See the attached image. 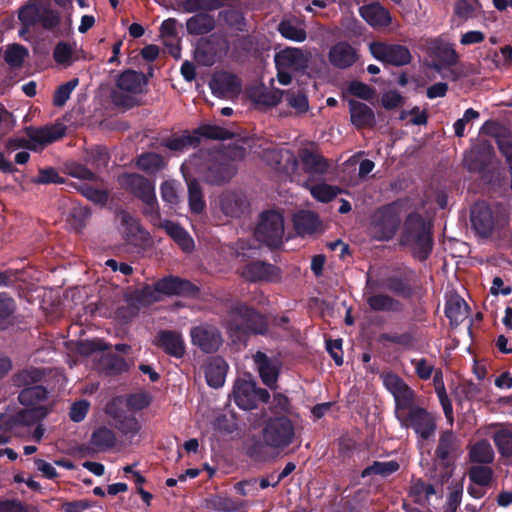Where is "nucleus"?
Returning a JSON list of instances; mask_svg holds the SVG:
<instances>
[{
	"mask_svg": "<svg viewBox=\"0 0 512 512\" xmlns=\"http://www.w3.org/2000/svg\"><path fill=\"white\" fill-rule=\"evenodd\" d=\"M226 327L233 342L244 345L251 336H267L270 331L268 316L244 302L231 307Z\"/></svg>",
	"mask_w": 512,
	"mask_h": 512,
	"instance_id": "1",
	"label": "nucleus"
},
{
	"mask_svg": "<svg viewBox=\"0 0 512 512\" xmlns=\"http://www.w3.org/2000/svg\"><path fill=\"white\" fill-rule=\"evenodd\" d=\"M400 244L409 247L419 261L427 260L434 246L433 223L418 212L409 213L404 221Z\"/></svg>",
	"mask_w": 512,
	"mask_h": 512,
	"instance_id": "2",
	"label": "nucleus"
},
{
	"mask_svg": "<svg viewBox=\"0 0 512 512\" xmlns=\"http://www.w3.org/2000/svg\"><path fill=\"white\" fill-rule=\"evenodd\" d=\"M47 415L48 409L45 406L0 413V445L8 443L11 436H30L31 428Z\"/></svg>",
	"mask_w": 512,
	"mask_h": 512,
	"instance_id": "3",
	"label": "nucleus"
},
{
	"mask_svg": "<svg viewBox=\"0 0 512 512\" xmlns=\"http://www.w3.org/2000/svg\"><path fill=\"white\" fill-rule=\"evenodd\" d=\"M246 149L240 145H234L229 149L228 156L217 152L211 156L205 166L204 177L211 185H222L229 182L237 172V168L230 159H242Z\"/></svg>",
	"mask_w": 512,
	"mask_h": 512,
	"instance_id": "4",
	"label": "nucleus"
},
{
	"mask_svg": "<svg viewBox=\"0 0 512 512\" xmlns=\"http://www.w3.org/2000/svg\"><path fill=\"white\" fill-rule=\"evenodd\" d=\"M261 435L270 448L283 450L293 443L295 426L288 416H273L265 421Z\"/></svg>",
	"mask_w": 512,
	"mask_h": 512,
	"instance_id": "5",
	"label": "nucleus"
},
{
	"mask_svg": "<svg viewBox=\"0 0 512 512\" xmlns=\"http://www.w3.org/2000/svg\"><path fill=\"white\" fill-rule=\"evenodd\" d=\"M415 272L408 270L404 275H390L383 280H373L370 276L367 277V288L370 290H379L384 288L391 292L393 295L403 299H411L417 295L418 289L416 285Z\"/></svg>",
	"mask_w": 512,
	"mask_h": 512,
	"instance_id": "6",
	"label": "nucleus"
},
{
	"mask_svg": "<svg viewBox=\"0 0 512 512\" xmlns=\"http://www.w3.org/2000/svg\"><path fill=\"white\" fill-rule=\"evenodd\" d=\"M284 218L281 213L270 210L260 215L255 229V237L270 248H278L283 244Z\"/></svg>",
	"mask_w": 512,
	"mask_h": 512,
	"instance_id": "7",
	"label": "nucleus"
},
{
	"mask_svg": "<svg viewBox=\"0 0 512 512\" xmlns=\"http://www.w3.org/2000/svg\"><path fill=\"white\" fill-rule=\"evenodd\" d=\"M401 217L396 202L386 204L375 212L372 227L378 241L391 240L399 229Z\"/></svg>",
	"mask_w": 512,
	"mask_h": 512,
	"instance_id": "8",
	"label": "nucleus"
},
{
	"mask_svg": "<svg viewBox=\"0 0 512 512\" xmlns=\"http://www.w3.org/2000/svg\"><path fill=\"white\" fill-rule=\"evenodd\" d=\"M270 397L269 391L258 387L253 380L238 379L233 387L234 402L243 410H253L259 403L267 404Z\"/></svg>",
	"mask_w": 512,
	"mask_h": 512,
	"instance_id": "9",
	"label": "nucleus"
},
{
	"mask_svg": "<svg viewBox=\"0 0 512 512\" xmlns=\"http://www.w3.org/2000/svg\"><path fill=\"white\" fill-rule=\"evenodd\" d=\"M369 51L376 60L396 67L408 65L413 59L408 47L401 44L373 41Z\"/></svg>",
	"mask_w": 512,
	"mask_h": 512,
	"instance_id": "10",
	"label": "nucleus"
},
{
	"mask_svg": "<svg viewBox=\"0 0 512 512\" xmlns=\"http://www.w3.org/2000/svg\"><path fill=\"white\" fill-rule=\"evenodd\" d=\"M407 409L408 413L405 416H398L402 426L412 428L420 438L428 440L435 433L437 427L433 414L425 408L413 404Z\"/></svg>",
	"mask_w": 512,
	"mask_h": 512,
	"instance_id": "11",
	"label": "nucleus"
},
{
	"mask_svg": "<svg viewBox=\"0 0 512 512\" xmlns=\"http://www.w3.org/2000/svg\"><path fill=\"white\" fill-rule=\"evenodd\" d=\"M425 47L428 55L437 60L432 64V68L439 73L443 68L453 67L459 62V54L453 44L441 37L427 39Z\"/></svg>",
	"mask_w": 512,
	"mask_h": 512,
	"instance_id": "12",
	"label": "nucleus"
},
{
	"mask_svg": "<svg viewBox=\"0 0 512 512\" xmlns=\"http://www.w3.org/2000/svg\"><path fill=\"white\" fill-rule=\"evenodd\" d=\"M240 276L250 283H272L281 279V269L271 263L252 260L239 268Z\"/></svg>",
	"mask_w": 512,
	"mask_h": 512,
	"instance_id": "13",
	"label": "nucleus"
},
{
	"mask_svg": "<svg viewBox=\"0 0 512 512\" xmlns=\"http://www.w3.org/2000/svg\"><path fill=\"white\" fill-rule=\"evenodd\" d=\"M383 385L393 395L396 409L406 410L414 404V391L396 373L386 372L381 375Z\"/></svg>",
	"mask_w": 512,
	"mask_h": 512,
	"instance_id": "14",
	"label": "nucleus"
},
{
	"mask_svg": "<svg viewBox=\"0 0 512 512\" xmlns=\"http://www.w3.org/2000/svg\"><path fill=\"white\" fill-rule=\"evenodd\" d=\"M118 182L122 189L140 201L151 199L155 193L154 182L139 173H122Z\"/></svg>",
	"mask_w": 512,
	"mask_h": 512,
	"instance_id": "15",
	"label": "nucleus"
},
{
	"mask_svg": "<svg viewBox=\"0 0 512 512\" xmlns=\"http://www.w3.org/2000/svg\"><path fill=\"white\" fill-rule=\"evenodd\" d=\"M156 290L166 296L187 298H197L200 294V288L196 284L173 275L159 279L156 282Z\"/></svg>",
	"mask_w": 512,
	"mask_h": 512,
	"instance_id": "16",
	"label": "nucleus"
},
{
	"mask_svg": "<svg viewBox=\"0 0 512 512\" xmlns=\"http://www.w3.org/2000/svg\"><path fill=\"white\" fill-rule=\"evenodd\" d=\"M66 126L62 123H55L50 125H45L41 127L29 126L25 128V133L27 137L31 140L33 144L39 149H43L45 146L52 144L61 138H63L66 134Z\"/></svg>",
	"mask_w": 512,
	"mask_h": 512,
	"instance_id": "17",
	"label": "nucleus"
},
{
	"mask_svg": "<svg viewBox=\"0 0 512 512\" xmlns=\"http://www.w3.org/2000/svg\"><path fill=\"white\" fill-rule=\"evenodd\" d=\"M190 335L192 343L205 353L216 352L223 342L219 329L213 325L194 327Z\"/></svg>",
	"mask_w": 512,
	"mask_h": 512,
	"instance_id": "18",
	"label": "nucleus"
},
{
	"mask_svg": "<svg viewBox=\"0 0 512 512\" xmlns=\"http://www.w3.org/2000/svg\"><path fill=\"white\" fill-rule=\"evenodd\" d=\"M472 228L482 238L491 236L494 230V216L490 206L484 202H476L470 211Z\"/></svg>",
	"mask_w": 512,
	"mask_h": 512,
	"instance_id": "19",
	"label": "nucleus"
},
{
	"mask_svg": "<svg viewBox=\"0 0 512 512\" xmlns=\"http://www.w3.org/2000/svg\"><path fill=\"white\" fill-rule=\"evenodd\" d=\"M253 360L263 384L271 390H275L278 387L277 381L280 374L278 360L270 358L262 351H257L253 355Z\"/></svg>",
	"mask_w": 512,
	"mask_h": 512,
	"instance_id": "20",
	"label": "nucleus"
},
{
	"mask_svg": "<svg viewBox=\"0 0 512 512\" xmlns=\"http://www.w3.org/2000/svg\"><path fill=\"white\" fill-rule=\"evenodd\" d=\"M493 155V146L487 142H483L465 153L464 163L469 171L481 173L489 167Z\"/></svg>",
	"mask_w": 512,
	"mask_h": 512,
	"instance_id": "21",
	"label": "nucleus"
},
{
	"mask_svg": "<svg viewBox=\"0 0 512 512\" xmlns=\"http://www.w3.org/2000/svg\"><path fill=\"white\" fill-rule=\"evenodd\" d=\"M376 291L365 287L366 303L372 311L399 313L403 310V303L399 299L387 293H376Z\"/></svg>",
	"mask_w": 512,
	"mask_h": 512,
	"instance_id": "22",
	"label": "nucleus"
},
{
	"mask_svg": "<svg viewBox=\"0 0 512 512\" xmlns=\"http://www.w3.org/2000/svg\"><path fill=\"white\" fill-rule=\"evenodd\" d=\"M460 447V441L452 430H445L440 434L435 456L441 464L448 468Z\"/></svg>",
	"mask_w": 512,
	"mask_h": 512,
	"instance_id": "23",
	"label": "nucleus"
},
{
	"mask_svg": "<svg viewBox=\"0 0 512 512\" xmlns=\"http://www.w3.org/2000/svg\"><path fill=\"white\" fill-rule=\"evenodd\" d=\"M298 158L305 173L311 175H325L330 164L317 150L304 147L298 150Z\"/></svg>",
	"mask_w": 512,
	"mask_h": 512,
	"instance_id": "24",
	"label": "nucleus"
},
{
	"mask_svg": "<svg viewBox=\"0 0 512 512\" xmlns=\"http://www.w3.org/2000/svg\"><path fill=\"white\" fill-rule=\"evenodd\" d=\"M328 59L333 67L347 69L358 60V54L348 42L340 41L330 48Z\"/></svg>",
	"mask_w": 512,
	"mask_h": 512,
	"instance_id": "25",
	"label": "nucleus"
},
{
	"mask_svg": "<svg viewBox=\"0 0 512 512\" xmlns=\"http://www.w3.org/2000/svg\"><path fill=\"white\" fill-rule=\"evenodd\" d=\"M155 344L167 355L180 359L185 354V343L182 336L171 330H162L156 336Z\"/></svg>",
	"mask_w": 512,
	"mask_h": 512,
	"instance_id": "26",
	"label": "nucleus"
},
{
	"mask_svg": "<svg viewBox=\"0 0 512 512\" xmlns=\"http://www.w3.org/2000/svg\"><path fill=\"white\" fill-rule=\"evenodd\" d=\"M212 93L219 97L238 95L241 91V81L239 78L228 72L215 75L210 81Z\"/></svg>",
	"mask_w": 512,
	"mask_h": 512,
	"instance_id": "27",
	"label": "nucleus"
},
{
	"mask_svg": "<svg viewBox=\"0 0 512 512\" xmlns=\"http://www.w3.org/2000/svg\"><path fill=\"white\" fill-rule=\"evenodd\" d=\"M147 85V76L133 69L124 70L116 80L117 88L132 95L142 94Z\"/></svg>",
	"mask_w": 512,
	"mask_h": 512,
	"instance_id": "28",
	"label": "nucleus"
},
{
	"mask_svg": "<svg viewBox=\"0 0 512 512\" xmlns=\"http://www.w3.org/2000/svg\"><path fill=\"white\" fill-rule=\"evenodd\" d=\"M348 106L351 123L356 129L373 128L376 125L374 111L367 104L350 99Z\"/></svg>",
	"mask_w": 512,
	"mask_h": 512,
	"instance_id": "29",
	"label": "nucleus"
},
{
	"mask_svg": "<svg viewBox=\"0 0 512 512\" xmlns=\"http://www.w3.org/2000/svg\"><path fill=\"white\" fill-rule=\"evenodd\" d=\"M359 14L373 28H385L392 22L389 10L378 2L360 7Z\"/></svg>",
	"mask_w": 512,
	"mask_h": 512,
	"instance_id": "30",
	"label": "nucleus"
},
{
	"mask_svg": "<svg viewBox=\"0 0 512 512\" xmlns=\"http://www.w3.org/2000/svg\"><path fill=\"white\" fill-rule=\"evenodd\" d=\"M277 66H284L297 72H304L309 66V57L300 48H286L275 57Z\"/></svg>",
	"mask_w": 512,
	"mask_h": 512,
	"instance_id": "31",
	"label": "nucleus"
},
{
	"mask_svg": "<svg viewBox=\"0 0 512 512\" xmlns=\"http://www.w3.org/2000/svg\"><path fill=\"white\" fill-rule=\"evenodd\" d=\"M221 211L229 217L238 218L244 214L249 204L241 192L226 191L220 196Z\"/></svg>",
	"mask_w": 512,
	"mask_h": 512,
	"instance_id": "32",
	"label": "nucleus"
},
{
	"mask_svg": "<svg viewBox=\"0 0 512 512\" xmlns=\"http://www.w3.org/2000/svg\"><path fill=\"white\" fill-rule=\"evenodd\" d=\"M159 295V291L156 290V283L153 286L146 284L127 295L126 302L130 307L139 310L160 301Z\"/></svg>",
	"mask_w": 512,
	"mask_h": 512,
	"instance_id": "33",
	"label": "nucleus"
},
{
	"mask_svg": "<svg viewBox=\"0 0 512 512\" xmlns=\"http://www.w3.org/2000/svg\"><path fill=\"white\" fill-rule=\"evenodd\" d=\"M228 364L220 357L211 358L205 366V378L208 386L220 388L224 385Z\"/></svg>",
	"mask_w": 512,
	"mask_h": 512,
	"instance_id": "34",
	"label": "nucleus"
},
{
	"mask_svg": "<svg viewBox=\"0 0 512 512\" xmlns=\"http://www.w3.org/2000/svg\"><path fill=\"white\" fill-rule=\"evenodd\" d=\"M133 362L127 361L122 356L108 352L99 360V368L103 374L109 377L128 372Z\"/></svg>",
	"mask_w": 512,
	"mask_h": 512,
	"instance_id": "35",
	"label": "nucleus"
},
{
	"mask_svg": "<svg viewBox=\"0 0 512 512\" xmlns=\"http://www.w3.org/2000/svg\"><path fill=\"white\" fill-rule=\"evenodd\" d=\"M217 58L216 39L213 36L198 41L194 59L199 65L210 67L216 63Z\"/></svg>",
	"mask_w": 512,
	"mask_h": 512,
	"instance_id": "36",
	"label": "nucleus"
},
{
	"mask_svg": "<svg viewBox=\"0 0 512 512\" xmlns=\"http://www.w3.org/2000/svg\"><path fill=\"white\" fill-rule=\"evenodd\" d=\"M16 301L6 292H0V331H7L17 324Z\"/></svg>",
	"mask_w": 512,
	"mask_h": 512,
	"instance_id": "37",
	"label": "nucleus"
},
{
	"mask_svg": "<svg viewBox=\"0 0 512 512\" xmlns=\"http://www.w3.org/2000/svg\"><path fill=\"white\" fill-rule=\"evenodd\" d=\"M294 228L298 235H312L321 224L318 215L309 210H301L293 217Z\"/></svg>",
	"mask_w": 512,
	"mask_h": 512,
	"instance_id": "38",
	"label": "nucleus"
},
{
	"mask_svg": "<svg viewBox=\"0 0 512 512\" xmlns=\"http://www.w3.org/2000/svg\"><path fill=\"white\" fill-rule=\"evenodd\" d=\"M159 228L164 229L184 252L192 250L194 246L193 239L180 224L171 220H163V224Z\"/></svg>",
	"mask_w": 512,
	"mask_h": 512,
	"instance_id": "39",
	"label": "nucleus"
},
{
	"mask_svg": "<svg viewBox=\"0 0 512 512\" xmlns=\"http://www.w3.org/2000/svg\"><path fill=\"white\" fill-rule=\"evenodd\" d=\"M186 29L194 36L208 34L215 29V19L208 13H197L187 20Z\"/></svg>",
	"mask_w": 512,
	"mask_h": 512,
	"instance_id": "40",
	"label": "nucleus"
},
{
	"mask_svg": "<svg viewBox=\"0 0 512 512\" xmlns=\"http://www.w3.org/2000/svg\"><path fill=\"white\" fill-rule=\"evenodd\" d=\"M48 390L42 385H34L23 388L19 395V402L26 406V408L38 407L40 402L45 401L48 398Z\"/></svg>",
	"mask_w": 512,
	"mask_h": 512,
	"instance_id": "41",
	"label": "nucleus"
},
{
	"mask_svg": "<svg viewBox=\"0 0 512 512\" xmlns=\"http://www.w3.org/2000/svg\"><path fill=\"white\" fill-rule=\"evenodd\" d=\"M469 313V306L465 300L459 296L451 297L445 305V316L451 324H459Z\"/></svg>",
	"mask_w": 512,
	"mask_h": 512,
	"instance_id": "42",
	"label": "nucleus"
},
{
	"mask_svg": "<svg viewBox=\"0 0 512 512\" xmlns=\"http://www.w3.org/2000/svg\"><path fill=\"white\" fill-rule=\"evenodd\" d=\"M90 444L97 451H107L115 446L116 435L113 430L105 426L98 427L91 434Z\"/></svg>",
	"mask_w": 512,
	"mask_h": 512,
	"instance_id": "43",
	"label": "nucleus"
},
{
	"mask_svg": "<svg viewBox=\"0 0 512 512\" xmlns=\"http://www.w3.org/2000/svg\"><path fill=\"white\" fill-rule=\"evenodd\" d=\"M194 136H197L199 143L201 142V138L211 139V140H228L234 137V133L220 127L218 125L212 124H202L196 129L193 130Z\"/></svg>",
	"mask_w": 512,
	"mask_h": 512,
	"instance_id": "44",
	"label": "nucleus"
},
{
	"mask_svg": "<svg viewBox=\"0 0 512 512\" xmlns=\"http://www.w3.org/2000/svg\"><path fill=\"white\" fill-rule=\"evenodd\" d=\"M494 451L487 440L476 442L469 451V458L472 463L490 464L494 460Z\"/></svg>",
	"mask_w": 512,
	"mask_h": 512,
	"instance_id": "45",
	"label": "nucleus"
},
{
	"mask_svg": "<svg viewBox=\"0 0 512 512\" xmlns=\"http://www.w3.org/2000/svg\"><path fill=\"white\" fill-rule=\"evenodd\" d=\"M399 468L400 465L396 460H390L386 462L374 461L372 465L364 468L361 471V477L366 478L371 475H379L386 478L397 472Z\"/></svg>",
	"mask_w": 512,
	"mask_h": 512,
	"instance_id": "46",
	"label": "nucleus"
},
{
	"mask_svg": "<svg viewBox=\"0 0 512 512\" xmlns=\"http://www.w3.org/2000/svg\"><path fill=\"white\" fill-rule=\"evenodd\" d=\"M115 420V428L118 429L124 436L133 438L140 430L138 420L125 413H116L113 415Z\"/></svg>",
	"mask_w": 512,
	"mask_h": 512,
	"instance_id": "47",
	"label": "nucleus"
},
{
	"mask_svg": "<svg viewBox=\"0 0 512 512\" xmlns=\"http://www.w3.org/2000/svg\"><path fill=\"white\" fill-rule=\"evenodd\" d=\"M162 145L167 149L175 152H182L188 147H197L199 140L194 136L193 132L186 131L183 135L163 140Z\"/></svg>",
	"mask_w": 512,
	"mask_h": 512,
	"instance_id": "48",
	"label": "nucleus"
},
{
	"mask_svg": "<svg viewBox=\"0 0 512 512\" xmlns=\"http://www.w3.org/2000/svg\"><path fill=\"white\" fill-rule=\"evenodd\" d=\"M309 190L312 197L322 203L331 202L343 192L342 188L324 182L310 186Z\"/></svg>",
	"mask_w": 512,
	"mask_h": 512,
	"instance_id": "49",
	"label": "nucleus"
},
{
	"mask_svg": "<svg viewBox=\"0 0 512 512\" xmlns=\"http://www.w3.org/2000/svg\"><path fill=\"white\" fill-rule=\"evenodd\" d=\"M44 373L41 369L31 367L23 369L13 376V384L17 387H30L42 380Z\"/></svg>",
	"mask_w": 512,
	"mask_h": 512,
	"instance_id": "50",
	"label": "nucleus"
},
{
	"mask_svg": "<svg viewBox=\"0 0 512 512\" xmlns=\"http://www.w3.org/2000/svg\"><path fill=\"white\" fill-rule=\"evenodd\" d=\"M492 439L502 457H512V430L501 428L493 433Z\"/></svg>",
	"mask_w": 512,
	"mask_h": 512,
	"instance_id": "51",
	"label": "nucleus"
},
{
	"mask_svg": "<svg viewBox=\"0 0 512 512\" xmlns=\"http://www.w3.org/2000/svg\"><path fill=\"white\" fill-rule=\"evenodd\" d=\"M269 445L262 438L253 436L246 445V455L255 462H265L268 458Z\"/></svg>",
	"mask_w": 512,
	"mask_h": 512,
	"instance_id": "52",
	"label": "nucleus"
},
{
	"mask_svg": "<svg viewBox=\"0 0 512 512\" xmlns=\"http://www.w3.org/2000/svg\"><path fill=\"white\" fill-rule=\"evenodd\" d=\"M188 200L192 213L200 214L204 211L206 204L203 199L202 188L196 179L188 182Z\"/></svg>",
	"mask_w": 512,
	"mask_h": 512,
	"instance_id": "53",
	"label": "nucleus"
},
{
	"mask_svg": "<svg viewBox=\"0 0 512 512\" xmlns=\"http://www.w3.org/2000/svg\"><path fill=\"white\" fill-rule=\"evenodd\" d=\"M495 137V142L501 153L505 158L511 175V188H512V135L507 132H496L492 134Z\"/></svg>",
	"mask_w": 512,
	"mask_h": 512,
	"instance_id": "54",
	"label": "nucleus"
},
{
	"mask_svg": "<svg viewBox=\"0 0 512 512\" xmlns=\"http://www.w3.org/2000/svg\"><path fill=\"white\" fill-rule=\"evenodd\" d=\"M494 472L487 464L471 466L468 472L469 479L472 483L485 487L492 482Z\"/></svg>",
	"mask_w": 512,
	"mask_h": 512,
	"instance_id": "55",
	"label": "nucleus"
},
{
	"mask_svg": "<svg viewBox=\"0 0 512 512\" xmlns=\"http://www.w3.org/2000/svg\"><path fill=\"white\" fill-rule=\"evenodd\" d=\"M75 188L94 204L105 206L109 199V193L105 189H98L88 183L75 185Z\"/></svg>",
	"mask_w": 512,
	"mask_h": 512,
	"instance_id": "56",
	"label": "nucleus"
},
{
	"mask_svg": "<svg viewBox=\"0 0 512 512\" xmlns=\"http://www.w3.org/2000/svg\"><path fill=\"white\" fill-rule=\"evenodd\" d=\"M278 31L284 38L295 42H303L307 38L306 30L291 20H282L278 25Z\"/></svg>",
	"mask_w": 512,
	"mask_h": 512,
	"instance_id": "57",
	"label": "nucleus"
},
{
	"mask_svg": "<svg viewBox=\"0 0 512 512\" xmlns=\"http://www.w3.org/2000/svg\"><path fill=\"white\" fill-rule=\"evenodd\" d=\"M137 167L147 173H155L164 166V159L157 153H144L137 159Z\"/></svg>",
	"mask_w": 512,
	"mask_h": 512,
	"instance_id": "58",
	"label": "nucleus"
},
{
	"mask_svg": "<svg viewBox=\"0 0 512 512\" xmlns=\"http://www.w3.org/2000/svg\"><path fill=\"white\" fill-rule=\"evenodd\" d=\"M91 217V209L87 206L75 205L72 207L69 214V223L71 227L81 232L87 225L88 220Z\"/></svg>",
	"mask_w": 512,
	"mask_h": 512,
	"instance_id": "59",
	"label": "nucleus"
},
{
	"mask_svg": "<svg viewBox=\"0 0 512 512\" xmlns=\"http://www.w3.org/2000/svg\"><path fill=\"white\" fill-rule=\"evenodd\" d=\"M40 13L41 6L30 0L20 8L18 18L21 25L35 26L39 22Z\"/></svg>",
	"mask_w": 512,
	"mask_h": 512,
	"instance_id": "60",
	"label": "nucleus"
},
{
	"mask_svg": "<svg viewBox=\"0 0 512 512\" xmlns=\"http://www.w3.org/2000/svg\"><path fill=\"white\" fill-rule=\"evenodd\" d=\"M219 17L231 28L239 32L247 31L244 14L237 9H226L219 12Z\"/></svg>",
	"mask_w": 512,
	"mask_h": 512,
	"instance_id": "61",
	"label": "nucleus"
},
{
	"mask_svg": "<svg viewBox=\"0 0 512 512\" xmlns=\"http://www.w3.org/2000/svg\"><path fill=\"white\" fill-rule=\"evenodd\" d=\"M379 341L399 345L405 349L412 348L416 343V339L410 331H406L400 334L382 333L379 336Z\"/></svg>",
	"mask_w": 512,
	"mask_h": 512,
	"instance_id": "62",
	"label": "nucleus"
},
{
	"mask_svg": "<svg viewBox=\"0 0 512 512\" xmlns=\"http://www.w3.org/2000/svg\"><path fill=\"white\" fill-rule=\"evenodd\" d=\"M79 79L73 78L64 84L57 87L53 95V105L56 107H62L66 104L70 98L73 90L78 86Z\"/></svg>",
	"mask_w": 512,
	"mask_h": 512,
	"instance_id": "63",
	"label": "nucleus"
},
{
	"mask_svg": "<svg viewBox=\"0 0 512 512\" xmlns=\"http://www.w3.org/2000/svg\"><path fill=\"white\" fill-rule=\"evenodd\" d=\"M28 55V50L21 44H12L10 45L4 54V60L7 64L12 67H19L23 64L26 56Z\"/></svg>",
	"mask_w": 512,
	"mask_h": 512,
	"instance_id": "64",
	"label": "nucleus"
}]
</instances>
